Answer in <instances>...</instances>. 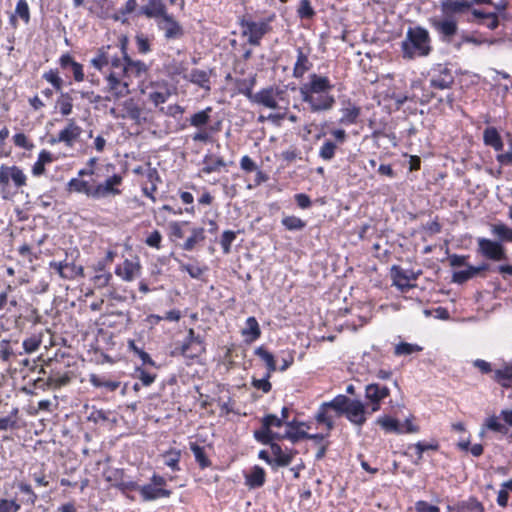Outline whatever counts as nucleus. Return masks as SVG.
Segmentation results:
<instances>
[{"mask_svg": "<svg viewBox=\"0 0 512 512\" xmlns=\"http://www.w3.org/2000/svg\"><path fill=\"white\" fill-rule=\"evenodd\" d=\"M432 27L439 34L440 40L445 43H450L453 37L457 34L458 23L451 17L444 19H431Z\"/></svg>", "mask_w": 512, "mask_h": 512, "instance_id": "6e6552de", "label": "nucleus"}, {"mask_svg": "<svg viewBox=\"0 0 512 512\" xmlns=\"http://www.w3.org/2000/svg\"><path fill=\"white\" fill-rule=\"evenodd\" d=\"M139 13L147 18L160 20L168 14L166 5L162 0H148L147 4L140 8Z\"/></svg>", "mask_w": 512, "mask_h": 512, "instance_id": "a211bd4d", "label": "nucleus"}, {"mask_svg": "<svg viewBox=\"0 0 512 512\" xmlns=\"http://www.w3.org/2000/svg\"><path fill=\"white\" fill-rule=\"evenodd\" d=\"M136 7V0H127L125 5L122 8H120L117 13L113 15V19L115 21H121L122 23H126L127 19L125 18V16L134 12Z\"/></svg>", "mask_w": 512, "mask_h": 512, "instance_id": "49530a36", "label": "nucleus"}, {"mask_svg": "<svg viewBox=\"0 0 512 512\" xmlns=\"http://www.w3.org/2000/svg\"><path fill=\"white\" fill-rule=\"evenodd\" d=\"M225 166V162L222 157L206 156L204 158V167L202 171L206 174L218 171L221 167Z\"/></svg>", "mask_w": 512, "mask_h": 512, "instance_id": "58836bf2", "label": "nucleus"}, {"mask_svg": "<svg viewBox=\"0 0 512 512\" xmlns=\"http://www.w3.org/2000/svg\"><path fill=\"white\" fill-rule=\"evenodd\" d=\"M90 382L95 387H105L109 391H115L120 386L118 381L106 380L95 375L91 376Z\"/></svg>", "mask_w": 512, "mask_h": 512, "instance_id": "5fc2aeb1", "label": "nucleus"}, {"mask_svg": "<svg viewBox=\"0 0 512 512\" xmlns=\"http://www.w3.org/2000/svg\"><path fill=\"white\" fill-rule=\"evenodd\" d=\"M479 251L488 259L499 261L505 258L502 245L498 242L486 239H478Z\"/></svg>", "mask_w": 512, "mask_h": 512, "instance_id": "ddd939ff", "label": "nucleus"}, {"mask_svg": "<svg viewBox=\"0 0 512 512\" xmlns=\"http://www.w3.org/2000/svg\"><path fill=\"white\" fill-rule=\"evenodd\" d=\"M43 78L52 84V86L60 91L62 89L63 80L59 77L58 72L55 70H49L43 74Z\"/></svg>", "mask_w": 512, "mask_h": 512, "instance_id": "0e129e2a", "label": "nucleus"}, {"mask_svg": "<svg viewBox=\"0 0 512 512\" xmlns=\"http://www.w3.org/2000/svg\"><path fill=\"white\" fill-rule=\"evenodd\" d=\"M205 239L203 228H193L192 234L182 245V248L186 251H192L195 245Z\"/></svg>", "mask_w": 512, "mask_h": 512, "instance_id": "a19ab883", "label": "nucleus"}, {"mask_svg": "<svg viewBox=\"0 0 512 512\" xmlns=\"http://www.w3.org/2000/svg\"><path fill=\"white\" fill-rule=\"evenodd\" d=\"M301 100L309 105L311 112L330 110L335 104V98L329 93L300 94Z\"/></svg>", "mask_w": 512, "mask_h": 512, "instance_id": "0eeeda50", "label": "nucleus"}, {"mask_svg": "<svg viewBox=\"0 0 512 512\" xmlns=\"http://www.w3.org/2000/svg\"><path fill=\"white\" fill-rule=\"evenodd\" d=\"M83 275V267L77 266L74 263L65 262L64 272L62 274L63 279H74L75 277Z\"/></svg>", "mask_w": 512, "mask_h": 512, "instance_id": "6e6d98bb", "label": "nucleus"}, {"mask_svg": "<svg viewBox=\"0 0 512 512\" xmlns=\"http://www.w3.org/2000/svg\"><path fill=\"white\" fill-rule=\"evenodd\" d=\"M122 53H124V61L125 67L122 68V71H125V75L129 78L131 75L135 77H140L142 74L146 73L147 66L144 62L140 60H132L125 51V42L121 45Z\"/></svg>", "mask_w": 512, "mask_h": 512, "instance_id": "6ab92c4d", "label": "nucleus"}, {"mask_svg": "<svg viewBox=\"0 0 512 512\" xmlns=\"http://www.w3.org/2000/svg\"><path fill=\"white\" fill-rule=\"evenodd\" d=\"M135 377L138 378L143 386H150L156 379V374L148 373L142 368H136Z\"/></svg>", "mask_w": 512, "mask_h": 512, "instance_id": "69168bd1", "label": "nucleus"}, {"mask_svg": "<svg viewBox=\"0 0 512 512\" xmlns=\"http://www.w3.org/2000/svg\"><path fill=\"white\" fill-rule=\"evenodd\" d=\"M297 13L302 19H310L315 15V11L311 6L310 0H300Z\"/></svg>", "mask_w": 512, "mask_h": 512, "instance_id": "13d9d810", "label": "nucleus"}, {"mask_svg": "<svg viewBox=\"0 0 512 512\" xmlns=\"http://www.w3.org/2000/svg\"><path fill=\"white\" fill-rule=\"evenodd\" d=\"M344 414L355 425L362 426L366 422L365 406L360 400H351Z\"/></svg>", "mask_w": 512, "mask_h": 512, "instance_id": "f3484780", "label": "nucleus"}, {"mask_svg": "<svg viewBox=\"0 0 512 512\" xmlns=\"http://www.w3.org/2000/svg\"><path fill=\"white\" fill-rule=\"evenodd\" d=\"M484 427L491 430V431H494V432H497V433H500V434H507L508 433V427L505 425V424H502L498 417L497 416H490L488 417L486 420H485V424H484Z\"/></svg>", "mask_w": 512, "mask_h": 512, "instance_id": "09e8293b", "label": "nucleus"}, {"mask_svg": "<svg viewBox=\"0 0 512 512\" xmlns=\"http://www.w3.org/2000/svg\"><path fill=\"white\" fill-rule=\"evenodd\" d=\"M243 335L250 336V341H255L261 335L259 324L255 317H248L246 326L242 330Z\"/></svg>", "mask_w": 512, "mask_h": 512, "instance_id": "e433bc0d", "label": "nucleus"}, {"mask_svg": "<svg viewBox=\"0 0 512 512\" xmlns=\"http://www.w3.org/2000/svg\"><path fill=\"white\" fill-rule=\"evenodd\" d=\"M401 50L405 59L428 56L432 51L428 30L422 26L409 27L401 43Z\"/></svg>", "mask_w": 512, "mask_h": 512, "instance_id": "f257e3e1", "label": "nucleus"}, {"mask_svg": "<svg viewBox=\"0 0 512 512\" xmlns=\"http://www.w3.org/2000/svg\"><path fill=\"white\" fill-rule=\"evenodd\" d=\"M181 458L180 450H169L165 454H163V461L166 466L171 468L173 471H179V461Z\"/></svg>", "mask_w": 512, "mask_h": 512, "instance_id": "79ce46f5", "label": "nucleus"}, {"mask_svg": "<svg viewBox=\"0 0 512 512\" xmlns=\"http://www.w3.org/2000/svg\"><path fill=\"white\" fill-rule=\"evenodd\" d=\"M190 450L193 452L196 462L201 469L211 466V461L205 453L204 447L198 445L196 442H190Z\"/></svg>", "mask_w": 512, "mask_h": 512, "instance_id": "473e14b6", "label": "nucleus"}, {"mask_svg": "<svg viewBox=\"0 0 512 512\" xmlns=\"http://www.w3.org/2000/svg\"><path fill=\"white\" fill-rule=\"evenodd\" d=\"M492 232L501 240L512 242V229L504 224L494 225Z\"/></svg>", "mask_w": 512, "mask_h": 512, "instance_id": "e2e57ef3", "label": "nucleus"}, {"mask_svg": "<svg viewBox=\"0 0 512 512\" xmlns=\"http://www.w3.org/2000/svg\"><path fill=\"white\" fill-rule=\"evenodd\" d=\"M82 128L76 124L74 119H68L67 126L62 129L57 138H51L49 143H64L67 147H72L75 141L80 137Z\"/></svg>", "mask_w": 512, "mask_h": 512, "instance_id": "9d476101", "label": "nucleus"}, {"mask_svg": "<svg viewBox=\"0 0 512 512\" xmlns=\"http://www.w3.org/2000/svg\"><path fill=\"white\" fill-rule=\"evenodd\" d=\"M270 448L273 455V469L288 466L296 454V451H291L288 454L284 453L281 446L277 443L272 444Z\"/></svg>", "mask_w": 512, "mask_h": 512, "instance_id": "4be33fe9", "label": "nucleus"}, {"mask_svg": "<svg viewBox=\"0 0 512 512\" xmlns=\"http://www.w3.org/2000/svg\"><path fill=\"white\" fill-rule=\"evenodd\" d=\"M350 401L351 399H349L347 396L338 395L331 401L324 403L329 409L336 411L338 414H344L348 405L350 404Z\"/></svg>", "mask_w": 512, "mask_h": 512, "instance_id": "c9c22d12", "label": "nucleus"}, {"mask_svg": "<svg viewBox=\"0 0 512 512\" xmlns=\"http://www.w3.org/2000/svg\"><path fill=\"white\" fill-rule=\"evenodd\" d=\"M484 143L491 146L496 151L503 149V142L501 136L495 127H487L483 133Z\"/></svg>", "mask_w": 512, "mask_h": 512, "instance_id": "7c9ffc66", "label": "nucleus"}, {"mask_svg": "<svg viewBox=\"0 0 512 512\" xmlns=\"http://www.w3.org/2000/svg\"><path fill=\"white\" fill-rule=\"evenodd\" d=\"M488 269L487 264H482L480 266L474 267L471 265H467L466 269L455 271L452 276V281L457 284H463L469 279H472L480 272Z\"/></svg>", "mask_w": 512, "mask_h": 512, "instance_id": "5701e85b", "label": "nucleus"}, {"mask_svg": "<svg viewBox=\"0 0 512 512\" xmlns=\"http://www.w3.org/2000/svg\"><path fill=\"white\" fill-rule=\"evenodd\" d=\"M159 29L164 31L166 39H179L184 35V30L178 21L170 14L158 21Z\"/></svg>", "mask_w": 512, "mask_h": 512, "instance_id": "4468645a", "label": "nucleus"}, {"mask_svg": "<svg viewBox=\"0 0 512 512\" xmlns=\"http://www.w3.org/2000/svg\"><path fill=\"white\" fill-rule=\"evenodd\" d=\"M15 16L21 18L25 24H28L30 21V9L26 0H19L16 4L15 15L10 18V22L12 25H16Z\"/></svg>", "mask_w": 512, "mask_h": 512, "instance_id": "72a5a7b5", "label": "nucleus"}, {"mask_svg": "<svg viewBox=\"0 0 512 512\" xmlns=\"http://www.w3.org/2000/svg\"><path fill=\"white\" fill-rule=\"evenodd\" d=\"M128 78L125 75V71H116L112 70L107 76H106V91L110 93V96H106L104 99L106 101L113 100H119L125 96H127L130 93L129 90V82L126 80Z\"/></svg>", "mask_w": 512, "mask_h": 512, "instance_id": "20e7f679", "label": "nucleus"}, {"mask_svg": "<svg viewBox=\"0 0 512 512\" xmlns=\"http://www.w3.org/2000/svg\"><path fill=\"white\" fill-rule=\"evenodd\" d=\"M392 275L394 285L401 291H406L411 288L412 285L409 284V281L416 280L418 276V274L414 273L412 270H403L398 266L392 267Z\"/></svg>", "mask_w": 512, "mask_h": 512, "instance_id": "dca6fc26", "label": "nucleus"}, {"mask_svg": "<svg viewBox=\"0 0 512 512\" xmlns=\"http://www.w3.org/2000/svg\"><path fill=\"white\" fill-rule=\"evenodd\" d=\"M422 350V347L417 344H411L407 342H400L395 346L394 354L397 356L410 355L415 352Z\"/></svg>", "mask_w": 512, "mask_h": 512, "instance_id": "603ef678", "label": "nucleus"}, {"mask_svg": "<svg viewBox=\"0 0 512 512\" xmlns=\"http://www.w3.org/2000/svg\"><path fill=\"white\" fill-rule=\"evenodd\" d=\"M471 13L479 25H482L490 30H495L498 28L500 18L496 12H484L479 9H473Z\"/></svg>", "mask_w": 512, "mask_h": 512, "instance_id": "aec40b11", "label": "nucleus"}, {"mask_svg": "<svg viewBox=\"0 0 512 512\" xmlns=\"http://www.w3.org/2000/svg\"><path fill=\"white\" fill-rule=\"evenodd\" d=\"M189 343H191L194 347L195 352L194 355H201L205 352V345H204V339L198 335L195 334L194 329L190 328L188 330L187 336L185 338Z\"/></svg>", "mask_w": 512, "mask_h": 512, "instance_id": "c03bdc74", "label": "nucleus"}, {"mask_svg": "<svg viewBox=\"0 0 512 512\" xmlns=\"http://www.w3.org/2000/svg\"><path fill=\"white\" fill-rule=\"evenodd\" d=\"M254 438L264 445L275 444V432L262 425L261 429L254 431Z\"/></svg>", "mask_w": 512, "mask_h": 512, "instance_id": "ea45409f", "label": "nucleus"}, {"mask_svg": "<svg viewBox=\"0 0 512 512\" xmlns=\"http://www.w3.org/2000/svg\"><path fill=\"white\" fill-rule=\"evenodd\" d=\"M22 345L26 353H33L39 349L41 345V339L36 336H33L25 339Z\"/></svg>", "mask_w": 512, "mask_h": 512, "instance_id": "338daca9", "label": "nucleus"}, {"mask_svg": "<svg viewBox=\"0 0 512 512\" xmlns=\"http://www.w3.org/2000/svg\"><path fill=\"white\" fill-rule=\"evenodd\" d=\"M343 114L340 119L342 124L350 125L354 124L360 115V108L356 106H350L343 109Z\"/></svg>", "mask_w": 512, "mask_h": 512, "instance_id": "8fccbe9b", "label": "nucleus"}, {"mask_svg": "<svg viewBox=\"0 0 512 512\" xmlns=\"http://www.w3.org/2000/svg\"><path fill=\"white\" fill-rule=\"evenodd\" d=\"M283 226L290 231H299L306 226L305 221L296 216H286L282 219Z\"/></svg>", "mask_w": 512, "mask_h": 512, "instance_id": "3c124183", "label": "nucleus"}, {"mask_svg": "<svg viewBox=\"0 0 512 512\" xmlns=\"http://www.w3.org/2000/svg\"><path fill=\"white\" fill-rule=\"evenodd\" d=\"M328 407L325 403H322L315 415V419L319 424H324L327 427L328 432L334 427V421L332 417L328 415Z\"/></svg>", "mask_w": 512, "mask_h": 512, "instance_id": "37998d69", "label": "nucleus"}, {"mask_svg": "<svg viewBox=\"0 0 512 512\" xmlns=\"http://www.w3.org/2000/svg\"><path fill=\"white\" fill-rule=\"evenodd\" d=\"M57 106L63 116H68L72 113L73 99L69 93H61L57 100Z\"/></svg>", "mask_w": 512, "mask_h": 512, "instance_id": "a18cd8bd", "label": "nucleus"}, {"mask_svg": "<svg viewBox=\"0 0 512 512\" xmlns=\"http://www.w3.org/2000/svg\"><path fill=\"white\" fill-rule=\"evenodd\" d=\"M390 390L387 386H382L377 383H371L365 388V397L370 402H381L388 397Z\"/></svg>", "mask_w": 512, "mask_h": 512, "instance_id": "393cba45", "label": "nucleus"}, {"mask_svg": "<svg viewBox=\"0 0 512 512\" xmlns=\"http://www.w3.org/2000/svg\"><path fill=\"white\" fill-rule=\"evenodd\" d=\"M10 184L18 190L27 184V176L19 166L2 164L0 166V186L2 192H5Z\"/></svg>", "mask_w": 512, "mask_h": 512, "instance_id": "39448f33", "label": "nucleus"}, {"mask_svg": "<svg viewBox=\"0 0 512 512\" xmlns=\"http://www.w3.org/2000/svg\"><path fill=\"white\" fill-rule=\"evenodd\" d=\"M59 62L63 70L70 71L73 74L75 81L81 82L84 80L83 65L76 62L69 54L62 55Z\"/></svg>", "mask_w": 512, "mask_h": 512, "instance_id": "412c9836", "label": "nucleus"}, {"mask_svg": "<svg viewBox=\"0 0 512 512\" xmlns=\"http://www.w3.org/2000/svg\"><path fill=\"white\" fill-rule=\"evenodd\" d=\"M127 116L136 122L140 121L142 111L133 100L126 101L124 104Z\"/></svg>", "mask_w": 512, "mask_h": 512, "instance_id": "bf43d9fd", "label": "nucleus"}, {"mask_svg": "<svg viewBox=\"0 0 512 512\" xmlns=\"http://www.w3.org/2000/svg\"><path fill=\"white\" fill-rule=\"evenodd\" d=\"M262 425L268 429L271 427H281L283 425V419H280L274 414H267L261 420Z\"/></svg>", "mask_w": 512, "mask_h": 512, "instance_id": "774afa93", "label": "nucleus"}, {"mask_svg": "<svg viewBox=\"0 0 512 512\" xmlns=\"http://www.w3.org/2000/svg\"><path fill=\"white\" fill-rule=\"evenodd\" d=\"M312 63L309 60L308 54L304 52L301 47L297 48V59L293 67V77L302 78L303 75L309 71Z\"/></svg>", "mask_w": 512, "mask_h": 512, "instance_id": "b1692460", "label": "nucleus"}, {"mask_svg": "<svg viewBox=\"0 0 512 512\" xmlns=\"http://www.w3.org/2000/svg\"><path fill=\"white\" fill-rule=\"evenodd\" d=\"M21 504L15 499L0 498V512H19Z\"/></svg>", "mask_w": 512, "mask_h": 512, "instance_id": "4d7b16f0", "label": "nucleus"}, {"mask_svg": "<svg viewBox=\"0 0 512 512\" xmlns=\"http://www.w3.org/2000/svg\"><path fill=\"white\" fill-rule=\"evenodd\" d=\"M283 91L275 88L268 87L260 90L255 93V103L258 105H262L269 109H279V105L277 100L282 99Z\"/></svg>", "mask_w": 512, "mask_h": 512, "instance_id": "f8f14e48", "label": "nucleus"}, {"mask_svg": "<svg viewBox=\"0 0 512 512\" xmlns=\"http://www.w3.org/2000/svg\"><path fill=\"white\" fill-rule=\"evenodd\" d=\"M211 112H212V108L207 107L204 110H201V111L193 114L189 120L190 125L197 127V128L205 126L210 120Z\"/></svg>", "mask_w": 512, "mask_h": 512, "instance_id": "4c0bfd02", "label": "nucleus"}, {"mask_svg": "<svg viewBox=\"0 0 512 512\" xmlns=\"http://www.w3.org/2000/svg\"><path fill=\"white\" fill-rule=\"evenodd\" d=\"M140 266L129 260H125L122 266L116 268L115 273L125 281H132L139 273Z\"/></svg>", "mask_w": 512, "mask_h": 512, "instance_id": "c756f323", "label": "nucleus"}, {"mask_svg": "<svg viewBox=\"0 0 512 512\" xmlns=\"http://www.w3.org/2000/svg\"><path fill=\"white\" fill-rule=\"evenodd\" d=\"M166 484L167 481L163 476L153 474L149 483L138 488L142 501L150 502L160 498H169L172 492L165 488Z\"/></svg>", "mask_w": 512, "mask_h": 512, "instance_id": "7ed1b4c3", "label": "nucleus"}, {"mask_svg": "<svg viewBox=\"0 0 512 512\" xmlns=\"http://www.w3.org/2000/svg\"><path fill=\"white\" fill-rule=\"evenodd\" d=\"M236 239V233L231 230H226L223 232L220 244L223 249L224 254H228L231 251V244Z\"/></svg>", "mask_w": 512, "mask_h": 512, "instance_id": "680f3d73", "label": "nucleus"}, {"mask_svg": "<svg viewBox=\"0 0 512 512\" xmlns=\"http://www.w3.org/2000/svg\"><path fill=\"white\" fill-rule=\"evenodd\" d=\"M110 54L108 51H105L104 48L99 50V54L97 57L91 60V64L98 70H102V68L109 64Z\"/></svg>", "mask_w": 512, "mask_h": 512, "instance_id": "052dcab7", "label": "nucleus"}, {"mask_svg": "<svg viewBox=\"0 0 512 512\" xmlns=\"http://www.w3.org/2000/svg\"><path fill=\"white\" fill-rule=\"evenodd\" d=\"M194 348L195 347L185 339L184 342L179 347H176L175 350L172 351L171 355L175 356L179 354L181 356L193 359L199 356L194 355Z\"/></svg>", "mask_w": 512, "mask_h": 512, "instance_id": "864d4df0", "label": "nucleus"}, {"mask_svg": "<svg viewBox=\"0 0 512 512\" xmlns=\"http://www.w3.org/2000/svg\"><path fill=\"white\" fill-rule=\"evenodd\" d=\"M191 83L210 91V73L205 70L193 69L188 76H185Z\"/></svg>", "mask_w": 512, "mask_h": 512, "instance_id": "bb28decb", "label": "nucleus"}, {"mask_svg": "<svg viewBox=\"0 0 512 512\" xmlns=\"http://www.w3.org/2000/svg\"><path fill=\"white\" fill-rule=\"evenodd\" d=\"M255 355H257L261 360L265 362L267 372L273 373L277 370L274 356L266 348H264L263 346L257 347L255 349Z\"/></svg>", "mask_w": 512, "mask_h": 512, "instance_id": "f704fd0d", "label": "nucleus"}, {"mask_svg": "<svg viewBox=\"0 0 512 512\" xmlns=\"http://www.w3.org/2000/svg\"><path fill=\"white\" fill-rule=\"evenodd\" d=\"M123 182V178L119 174L108 177L104 182L94 186L93 199H103L119 195L121 190L118 188Z\"/></svg>", "mask_w": 512, "mask_h": 512, "instance_id": "423d86ee", "label": "nucleus"}, {"mask_svg": "<svg viewBox=\"0 0 512 512\" xmlns=\"http://www.w3.org/2000/svg\"><path fill=\"white\" fill-rule=\"evenodd\" d=\"M454 83L452 71L443 65H438L432 71L430 85L435 89H448Z\"/></svg>", "mask_w": 512, "mask_h": 512, "instance_id": "9b49d317", "label": "nucleus"}, {"mask_svg": "<svg viewBox=\"0 0 512 512\" xmlns=\"http://www.w3.org/2000/svg\"><path fill=\"white\" fill-rule=\"evenodd\" d=\"M472 3L467 0H442L440 8L446 17L463 14L471 9Z\"/></svg>", "mask_w": 512, "mask_h": 512, "instance_id": "2eb2a0df", "label": "nucleus"}, {"mask_svg": "<svg viewBox=\"0 0 512 512\" xmlns=\"http://www.w3.org/2000/svg\"><path fill=\"white\" fill-rule=\"evenodd\" d=\"M337 150V145L331 140H326L319 150V157L324 161H330L334 158Z\"/></svg>", "mask_w": 512, "mask_h": 512, "instance_id": "de8ad7c7", "label": "nucleus"}, {"mask_svg": "<svg viewBox=\"0 0 512 512\" xmlns=\"http://www.w3.org/2000/svg\"><path fill=\"white\" fill-rule=\"evenodd\" d=\"M494 380L504 388H512V364L505 363L494 371Z\"/></svg>", "mask_w": 512, "mask_h": 512, "instance_id": "a878e982", "label": "nucleus"}, {"mask_svg": "<svg viewBox=\"0 0 512 512\" xmlns=\"http://www.w3.org/2000/svg\"><path fill=\"white\" fill-rule=\"evenodd\" d=\"M265 471L260 466H254L249 474H246V485L250 488L262 487L265 483Z\"/></svg>", "mask_w": 512, "mask_h": 512, "instance_id": "c85d7f7f", "label": "nucleus"}, {"mask_svg": "<svg viewBox=\"0 0 512 512\" xmlns=\"http://www.w3.org/2000/svg\"><path fill=\"white\" fill-rule=\"evenodd\" d=\"M376 423L380 425L386 432H393L396 434L404 433L399 421L389 416L379 417L376 420Z\"/></svg>", "mask_w": 512, "mask_h": 512, "instance_id": "2f4dec72", "label": "nucleus"}, {"mask_svg": "<svg viewBox=\"0 0 512 512\" xmlns=\"http://www.w3.org/2000/svg\"><path fill=\"white\" fill-rule=\"evenodd\" d=\"M333 88L330 80L326 76H320L315 73L309 75V82L299 88L300 94H321L329 93Z\"/></svg>", "mask_w": 512, "mask_h": 512, "instance_id": "1a4fd4ad", "label": "nucleus"}, {"mask_svg": "<svg viewBox=\"0 0 512 512\" xmlns=\"http://www.w3.org/2000/svg\"><path fill=\"white\" fill-rule=\"evenodd\" d=\"M275 17L274 13L259 21H253L243 17L239 22L243 29L242 35L247 37V41L250 45L259 46L261 39L272 30L271 23L275 20Z\"/></svg>", "mask_w": 512, "mask_h": 512, "instance_id": "f03ea898", "label": "nucleus"}, {"mask_svg": "<svg viewBox=\"0 0 512 512\" xmlns=\"http://www.w3.org/2000/svg\"><path fill=\"white\" fill-rule=\"evenodd\" d=\"M67 189L70 192L83 193L90 198L94 195V186L79 178H72L67 184Z\"/></svg>", "mask_w": 512, "mask_h": 512, "instance_id": "cd10ccee", "label": "nucleus"}]
</instances>
